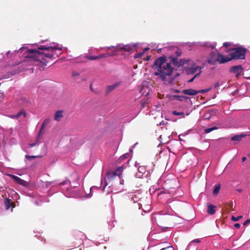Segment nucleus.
I'll use <instances>...</instances> for the list:
<instances>
[{
    "label": "nucleus",
    "instance_id": "f257e3e1",
    "mask_svg": "<svg viewBox=\"0 0 250 250\" xmlns=\"http://www.w3.org/2000/svg\"><path fill=\"white\" fill-rule=\"evenodd\" d=\"M39 49L44 50L40 52L36 49H28L26 51L27 55L25 58L27 61L39 62L46 65L49 60H54L61 54V48L48 45H40L38 47Z\"/></svg>",
    "mask_w": 250,
    "mask_h": 250
},
{
    "label": "nucleus",
    "instance_id": "f03ea898",
    "mask_svg": "<svg viewBox=\"0 0 250 250\" xmlns=\"http://www.w3.org/2000/svg\"><path fill=\"white\" fill-rule=\"evenodd\" d=\"M154 70V75L164 81L166 84L172 83L173 79H168L172 74L173 68L170 63L166 62V57H160L157 59L153 64Z\"/></svg>",
    "mask_w": 250,
    "mask_h": 250
},
{
    "label": "nucleus",
    "instance_id": "7ed1b4c3",
    "mask_svg": "<svg viewBox=\"0 0 250 250\" xmlns=\"http://www.w3.org/2000/svg\"><path fill=\"white\" fill-rule=\"evenodd\" d=\"M230 60L229 57L227 56H224L220 53H218L216 55L214 52L212 51L210 53L207 62L208 63L215 65L218 62L225 63L230 61Z\"/></svg>",
    "mask_w": 250,
    "mask_h": 250
},
{
    "label": "nucleus",
    "instance_id": "20e7f679",
    "mask_svg": "<svg viewBox=\"0 0 250 250\" xmlns=\"http://www.w3.org/2000/svg\"><path fill=\"white\" fill-rule=\"evenodd\" d=\"M247 49L242 46L231 48L230 51H232V52L230 54L231 57H229V59H230V61L233 59H245L246 53L247 52Z\"/></svg>",
    "mask_w": 250,
    "mask_h": 250
},
{
    "label": "nucleus",
    "instance_id": "39448f33",
    "mask_svg": "<svg viewBox=\"0 0 250 250\" xmlns=\"http://www.w3.org/2000/svg\"><path fill=\"white\" fill-rule=\"evenodd\" d=\"M174 224V218L170 215H163L158 219V225L162 229L172 228Z\"/></svg>",
    "mask_w": 250,
    "mask_h": 250
},
{
    "label": "nucleus",
    "instance_id": "423d86ee",
    "mask_svg": "<svg viewBox=\"0 0 250 250\" xmlns=\"http://www.w3.org/2000/svg\"><path fill=\"white\" fill-rule=\"evenodd\" d=\"M136 44H128L126 45L118 44L117 46H112L109 47L108 48H113L115 49V50L124 51L125 52H130L132 51L136 46Z\"/></svg>",
    "mask_w": 250,
    "mask_h": 250
},
{
    "label": "nucleus",
    "instance_id": "0eeeda50",
    "mask_svg": "<svg viewBox=\"0 0 250 250\" xmlns=\"http://www.w3.org/2000/svg\"><path fill=\"white\" fill-rule=\"evenodd\" d=\"M170 58L171 59V62L173 63V64L175 66H176L178 67L185 64V63L187 62V61H186L184 60H182V59L179 60L178 59V57H171Z\"/></svg>",
    "mask_w": 250,
    "mask_h": 250
},
{
    "label": "nucleus",
    "instance_id": "6e6552de",
    "mask_svg": "<svg viewBox=\"0 0 250 250\" xmlns=\"http://www.w3.org/2000/svg\"><path fill=\"white\" fill-rule=\"evenodd\" d=\"M242 71L243 67L241 65L233 66L229 69V71L235 74L237 77L241 74Z\"/></svg>",
    "mask_w": 250,
    "mask_h": 250
},
{
    "label": "nucleus",
    "instance_id": "1a4fd4ad",
    "mask_svg": "<svg viewBox=\"0 0 250 250\" xmlns=\"http://www.w3.org/2000/svg\"><path fill=\"white\" fill-rule=\"evenodd\" d=\"M9 176L15 181L17 183L21 185L26 186L28 185L27 182L24 181V180L21 179L19 177L14 175L12 174H10Z\"/></svg>",
    "mask_w": 250,
    "mask_h": 250
},
{
    "label": "nucleus",
    "instance_id": "9d476101",
    "mask_svg": "<svg viewBox=\"0 0 250 250\" xmlns=\"http://www.w3.org/2000/svg\"><path fill=\"white\" fill-rule=\"evenodd\" d=\"M182 92L184 94L190 96H194L199 93V91L192 88L184 89Z\"/></svg>",
    "mask_w": 250,
    "mask_h": 250
},
{
    "label": "nucleus",
    "instance_id": "9b49d317",
    "mask_svg": "<svg viewBox=\"0 0 250 250\" xmlns=\"http://www.w3.org/2000/svg\"><path fill=\"white\" fill-rule=\"evenodd\" d=\"M146 172V168L145 166H140L138 168V172L136 173L137 176L139 178H143V175Z\"/></svg>",
    "mask_w": 250,
    "mask_h": 250
},
{
    "label": "nucleus",
    "instance_id": "f8f14e48",
    "mask_svg": "<svg viewBox=\"0 0 250 250\" xmlns=\"http://www.w3.org/2000/svg\"><path fill=\"white\" fill-rule=\"evenodd\" d=\"M246 136V134L243 133L239 135H236L232 137L231 138V140L239 142L242 140V138L245 137Z\"/></svg>",
    "mask_w": 250,
    "mask_h": 250
},
{
    "label": "nucleus",
    "instance_id": "ddd939ff",
    "mask_svg": "<svg viewBox=\"0 0 250 250\" xmlns=\"http://www.w3.org/2000/svg\"><path fill=\"white\" fill-rule=\"evenodd\" d=\"M216 206L213 205L208 206L207 212L210 215H213L216 212Z\"/></svg>",
    "mask_w": 250,
    "mask_h": 250
},
{
    "label": "nucleus",
    "instance_id": "4468645a",
    "mask_svg": "<svg viewBox=\"0 0 250 250\" xmlns=\"http://www.w3.org/2000/svg\"><path fill=\"white\" fill-rule=\"evenodd\" d=\"M63 117L62 111L61 110L57 111L54 115V120L60 121Z\"/></svg>",
    "mask_w": 250,
    "mask_h": 250
},
{
    "label": "nucleus",
    "instance_id": "2eb2a0df",
    "mask_svg": "<svg viewBox=\"0 0 250 250\" xmlns=\"http://www.w3.org/2000/svg\"><path fill=\"white\" fill-rule=\"evenodd\" d=\"M119 85V83H115L112 85H108L106 86V93L108 94L109 92L114 90Z\"/></svg>",
    "mask_w": 250,
    "mask_h": 250
},
{
    "label": "nucleus",
    "instance_id": "dca6fc26",
    "mask_svg": "<svg viewBox=\"0 0 250 250\" xmlns=\"http://www.w3.org/2000/svg\"><path fill=\"white\" fill-rule=\"evenodd\" d=\"M49 120L48 119H46V120H45L42 125V126H41V129L40 130V132H39V135H40V134H42V133H44V129L45 128L46 125H47V124L48 123H49Z\"/></svg>",
    "mask_w": 250,
    "mask_h": 250
},
{
    "label": "nucleus",
    "instance_id": "f3484780",
    "mask_svg": "<svg viewBox=\"0 0 250 250\" xmlns=\"http://www.w3.org/2000/svg\"><path fill=\"white\" fill-rule=\"evenodd\" d=\"M225 208H227V209H228L229 211H233L234 209H233V203L232 202H230L228 203H225Z\"/></svg>",
    "mask_w": 250,
    "mask_h": 250
},
{
    "label": "nucleus",
    "instance_id": "a211bd4d",
    "mask_svg": "<svg viewBox=\"0 0 250 250\" xmlns=\"http://www.w3.org/2000/svg\"><path fill=\"white\" fill-rule=\"evenodd\" d=\"M4 204L5 206L6 209L8 210L11 207V205H12L11 200L8 198H6V199L5 200V201H4Z\"/></svg>",
    "mask_w": 250,
    "mask_h": 250
},
{
    "label": "nucleus",
    "instance_id": "6ab92c4d",
    "mask_svg": "<svg viewBox=\"0 0 250 250\" xmlns=\"http://www.w3.org/2000/svg\"><path fill=\"white\" fill-rule=\"evenodd\" d=\"M200 68L198 66L191 67L188 70V73L193 74L196 73L198 69H199V71L201 70Z\"/></svg>",
    "mask_w": 250,
    "mask_h": 250
},
{
    "label": "nucleus",
    "instance_id": "aec40b11",
    "mask_svg": "<svg viewBox=\"0 0 250 250\" xmlns=\"http://www.w3.org/2000/svg\"><path fill=\"white\" fill-rule=\"evenodd\" d=\"M220 189V185L219 184L215 185V188L213 189V193L214 195L217 194L219 191Z\"/></svg>",
    "mask_w": 250,
    "mask_h": 250
},
{
    "label": "nucleus",
    "instance_id": "412c9836",
    "mask_svg": "<svg viewBox=\"0 0 250 250\" xmlns=\"http://www.w3.org/2000/svg\"><path fill=\"white\" fill-rule=\"evenodd\" d=\"M26 114L25 110L22 109L16 114V116L17 118H19L21 115H23V117H25L26 116Z\"/></svg>",
    "mask_w": 250,
    "mask_h": 250
},
{
    "label": "nucleus",
    "instance_id": "4be33fe9",
    "mask_svg": "<svg viewBox=\"0 0 250 250\" xmlns=\"http://www.w3.org/2000/svg\"><path fill=\"white\" fill-rule=\"evenodd\" d=\"M85 58L87 59V60H90V61H93L95 60L98 59V56H89V55H86L84 57Z\"/></svg>",
    "mask_w": 250,
    "mask_h": 250
},
{
    "label": "nucleus",
    "instance_id": "5701e85b",
    "mask_svg": "<svg viewBox=\"0 0 250 250\" xmlns=\"http://www.w3.org/2000/svg\"><path fill=\"white\" fill-rule=\"evenodd\" d=\"M218 128L216 126H213L210 128H207L205 129L204 131L206 133H208L212 131H213L214 130H216Z\"/></svg>",
    "mask_w": 250,
    "mask_h": 250
},
{
    "label": "nucleus",
    "instance_id": "b1692460",
    "mask_svg": "<svg viewBox=\"0 0 250 250\" xmlns=\"http://www.w3.org/2000/svg\"><path fill=\"white\" fill-rule=\"evenodd\" d=\"M113 55H114V54H109L108 53H105V54H102V55H100L98 56V59H100L103 58H106V57H107L108 56H112Z\"/></svg>",
    "mask_w": 250,
    "mask_h": 250
},
{
    "label": "nucleus",
    "instance_id": "393cba45",
    "mask_svg": "<svg viewBox=\"0 0 250 250\" xmlns=\"http://www.w3.org/2000/svg\"><path fill=\"white\" fill-rule=\"evenodd\" d=\"M184 98L183 97V96H179V95H174L173 96V99H176L179 101L182 102L184 100Z\"/></svg>",
    "mask_w": 250,
    "mask_h": 250
},
{
    "label": "nucleus",
    "instance_id": "a878e982",
    "mask_svg": "<svg viewBox=\"0 0 250 250\" xmlns=\"http://www.w3.org/2000/svg\"><path fill=\"white\" fill-rule=\"evenodd\" d=\"M123 170H124L123 166L119 167L116 169V170L117 172V173H118V174H119V176H120V175L121 174Z\"/></svg>",
    "mask_w": 250,
    "mask_h": 250
},
{
    "label": "nucleus",
    "instance_id": "bb28decb",
    "mask_svg": "<svg viewBox=\"0 0 250 250\" xmlns=\"http://www.w3.org/2000/svg\"><path fill=\"white\" fill-rule=\"evenodd\" d=\"M144 54V52H140L138 53H136L134 55V58L138 59L142 57V56Z\"/></svg>",
    "mask_w": 250,
    "mask_h": 250
},
{
    "label": "nucleus",
    "instance_id": "cd10ccee",
    "mask_svg": "<svg viewBox=\"0 0 250 250\" xmlns=\"http://www.w3.org/2000/svg\"><path fill=\"white\" fill-rule=\"evenodd\" d=\"M201 71L200 70L199 72L196 74V75H194V76L193 77H192L191 79H190L188 81V83H191L192 82H193L194 80L195 79V78H196L197 77L199 76L200 74H201Z\"/></svg>",
    "mask_w": 250,
    "mask_h": 250
},
{
    "label": "nucleus",
    "instance_id": "c85d7f7f",
    "mask_svg": "<svg viewBox=\"0 0 250 250\" xmlns=\"http://www.w3.org/2000/svg\"><path fill=\"white\" fill-rule=\"evenodd\" d=\"M129 154L128 153H126L120 157V159L121 160H124L129 157Z\"/></svg>",
    "mask_w": 250,
    "mask_h": 250
},
{
    "label": "nucleus",
    "instance_id": "c756f323",
    "mask_svg": "<svg viewBox=\"0 0 250 250\" xmlns=\"http://www.w3.org/2000/svg\"><path fill=\"white\" fill-rule=\"evenodd\" d=\"M172 114L176 116L183 115L184 117H185L184 113L183 112H177V111H173L172 112Z\"/></svg>",
    "mask_w": 250,
    "mask_h": 250
},
{
    "label": "nucleus",
    "instance_id": "7c9ffc66",
    "mask_svg": "<svg viewBox=\"0 0 250 250\" xmlns=\"http://www.w3.org/2000/svg\"><path fill=\"white\" fill-rule=\"evenodd\" d=\"M40 158L41 157V156H34V155H32V156H30V155H26L25 156V158L27 159H35L36 158Z\"/></svg>",
    "mask_w": 250,
    "mask_h": 250
},
{
    "label": "nucleus",
    "instance_id": "2f4dec72",
    "mask_svg": "<svg viewBox=\"0 0 250 250\" xmlns=\"http://www.w3.org/2000/svg\"><path fill=\"white\" fill-rule=\"evenodd\" d=\"M242 216H238L237 217H235L233 216H231V220L233 221H238L239 219H241L242 218Z\"/></svg>",
    "mask_w": 250,
    "mask_h": 250
},
{
    "label": "nucleus",
    "instance_id": "473e14b6",
    "mask_svg": "<svg viewBox=\"0 0 250 250\" xmlns=\"http://www.w3.org/2000/svg\"><path fill=\"white\" fill-rule=\"evenodd\" d=\"M160 250H174V249L171 246H169L162 248Z\"/></svg>",
    "mask_w": 250,
    "mask_h": 250
},
{
    "label": "nucleus",
    "instance_id": "72a5a7b5",
    "mask_svg": "<svg viewBox=\"0 0 250 250\" xmlns=\"http://www.w3.org/2000/svg\"><path fill=\"white\" fill-rule=\"evenodd\" d=\"M107 177L108 179H112L114 177L113 172H110V171L107 173Z\"/></svg>",
    "mask_w": 250,
    "mask_h": 250
},
{
    "label": "nucleus",
    "instance_id": "f704fd0d",
    "mask_svg": "<svg viewBox=\"0 0 250 250\" xmlns=\"http://www.w3.org/2000/svg\"><path fill=\"white\" fill-rule=\"evenodd\" d=\"M175 54L176 55V57H180L181 55V54H182V52L181 50H180L179 49H178L176 52H175Z\"/></svg>",
    "mask_w": 250,
    "mask_h": 250
},
{
    "label": "nucleus",
    "instance_id": "c9c22d12",
    "mask_svg": "<svg viewBox=\"0 0 250 250\" xmlns=\"http://www.w3.org/2000/svg\"><path fill=\"white\" fill-rule=\"evenodd\" d=\"M210 89H211L210 88H208V89H203L201 90H199L198 91H199V93H204L208 92Z\"/></svg>",
    "mask_w": 250,
    "mask_h": 250
},
{
    "label": "nucleus",
    "instance_id": "e433bc0d",
    "mask_svg": "<svg viewBox=\"0 0 250 250\" xmlns=\"http://www.w3.org/2000/svg\"><path fill=\"white\" fill-rule=\"evenodd\" d=\"M231 43L229 42H225L223 43V46L225 47H228L229 46H230L231 45Z\"/></svg>",
    "mask_w": 250,
    "mask_h": 250
},
{
    "label": "nucleus",
    "instance_id": "4c0bfd02",
    "mask_svg": "<svg viewBox=\"0 0 250 250\" xmlns=\"http://www.w3.org/2000/svg\"><path fill=\"white\" fill-rule=\"evenodd\" d=\"M250 223V219H247L244 223V226H247Z\"/></svg>",
    "mask_w": 250,
    "mask_h": 250
},
{
    "label": "nucleus",
    "instance_id": "58836bf2",
    "mask_svg": "<svg viewBox=\"0 0 250 250\" xmlns=\"http://www.w3.org/2000/svg\"><path fill=\"white\" fill-rule=\"evenodd\" d=\"M110 172H113V175L114 177H115L117 175L119 176V174H118V173H117V172L116 171V170L113 171H110Z\"/></svg>",
    "mask_w": 250,
    "mask_h": 250
},
{
    "label": "nucleus",
    "instance_id": "ea45409f",
    "mask_svg": "<svg viewBox=\"0 0 250 250\" xmlns=\"http://www.w3.org/2000/svg\"><path fill=\"white\" fill-rule=\"evenodd\" d=\"M234 227L237 229H239L240 228V225L239 223H236L234 224Z\"/></svg>",
    "mask_w": 250,
    "mask_h": 250
},
{
    "label": "nucleus",
    "instance_id": "a19ab883",
    "mask_svg": "<svg viewBox=\"0 0 250 250\" xmlns=\"http://www.w3.org/2000/svg\"><path fill=\"white\" fill-rule=\"evenodd\" d=\"M192 242L200 243V240L199 239H196L193 240L192 241Z\"/></svg>",
    "mask_w": 250,
    "mask_h": 250
},
{
    "label": "nucleus",
    "instance_id": "79ce46f5",
    "mask_svg": "<svg viewBox=\"0 0 250 250\" xmlns=\"http://www.w3.org/2000/svg\"><path fill=\"white\" fill-rule=\"evenodd\" d=\"M78 75H79V74L78 73H77V72H74L72 73V76L73 77H75V76H78Z\"/></svg>",
    "mask_w": 250,
    "mask_h": 250
},
{
    "label": "nucleus",
    "instance_id": "37998d69",
    "mask_svg": "<svg viewBox=\"0 0 250 250\" xmlns=\"http://www.w3.org/2000/svg\"><path fill=\"white\" fill-rule=\"evenodd\" d=\"M10 117L12 119H16V118H17V116H16V115H10Z\"/></svg>",
    "mask_w": 250,
    "mask_h": 250
},
{
    "label": "nucleus",
    "instance_id": "c03bdc74",
    "mask_svg": "<svg viewBox=\"0 0 250 250\" xmlns=\"http://www.w3.org/2000/svg\"><path fill=\"white\" fill-rule=\"evenodd\" d=\"M219 85V83H216L215 84L214 86H215V87H218Z\"/></svg>",
    "mask_w": 250,
    "mask_h": 250
},
{
    "label": "nucleus",
    "instance_id": "a18cd8bd",
    "mask_svg": "<svg viewBox=\"0 0 250 250\" xmlns=\"http://www.w3.org/2000/svg\"><path fill=\"white\" fill-rule=\"evenodd\" d=\"M246 157H243L242 158V160L243 162H244L245 161H246Z\"/></svg>",
    "mask_w": 250,
    "mask_h": 250
},
{
    "label": "nucleus",
    "instance_id": "49530a36",
    "mask_svg": "<svg viewBox=\"0 0 250 250\" xmlns=\"http://www.w3.org/2000/svg\"><path fill=\"white\" fill-rule=\"evenodd\" d=\"M90 88L91 91H94L93 89L92 84H91L90 85Z\"/></svg>",
    "mask_w": 250,
    "mask_h": 250
},
{
    "label": "nucleus",
    "instance_id": "de8ad7c7",
    "mask_svg": "<svg viewBox=\"0 0 250 250\" xmlns=\"http://www.w3.org/2000/svg\"><path fill=\"white\" fill-rule=\"evenodd\" d=\"M149 49V48H145L143 51V52H144V53L147 50H148Z\"/></svg>",
    "mask_w": 250,
    "mask_h": 250
},
{
    "label": "nucleus",
    "instance_id": "09e8293b",
    "mask_svg": "<svg viewBox=\"0 0 250 250\" xmlns=\"http://www.w3.org/2000/svg\"><path fill=\"white\" fill-rule=\"evenodd\" d=\"M183 97H185L184 98V100L186 99V100H188V99H189V97H187V96H183Z\"/></svg>",
    "mask_w": 250,
    "mask_h": 250
},
{
    "label": "nucleus",
    "instance_id": "8fccbe9b",
    "mask_svg": "<svg viewBox=\"0 0 250 250\" xmlns=\"http://www.w3.org/2000/svg\"><path fill=\"white\" fill-rule=\"evenodd\" d=\"M175 92H176V93H180V91L179 90H178V89H176L175 90Z\"/></svg>",
    "mask_w": 250,
    "mask_h": 250
},
{
    "label": "nucleus",
    "instance_id": "3c124183",
    "mask_svg": "<svg viewBox=\"0 0 250 250\" xmlns=\"http://www.w3.org/2000/svg\"><path fill=\"white\" fill-rule=\"evenodd\" d=\"M35 145V144L34 143V144H31V145H30V146H31V147H33V146H34Z\"/></svg>",
    "mask_w": 250,
    "mask_h": 250
},
{
    "label": "nucleus",
    "instance_id": "603ef678",
    "mask_svg": "<svg viewBox=\"0 0 250 250\" xmlns=\"http://www.w3.org/2000/svg\"><path fill=\"white\" fill-rule=\"evenodd\" d=\"M211 48L212 49H214L215 48V46L212 45L211 46Z\"/></svg>",
    "mask_w": 250,
    "mask_h": 250
},
{
    "label": "nucleus",
    "instance_id": "864d4df0",
    "mask_svg": "<svg viewBox=\"0 0 250 250\" xmlns=\"http://www.w3.org/2000/svg\"><path fill=\"white\" fill-rule=\"evenodd\" d=\"M149 56H147V58H146V60H149Z\"/></svg>",
    "mask_w": 250,
    "mask_h": 250
},
{
    "label": "nucleus",
    "instance_id": "5fc2aeb1",
    "mask_svg": "<svg viewBox=\"0 0 250 250\" xmlns=\"http://www.w3.org/2000/svg\"><path fill=\"white\" fill-rule=\"evenodd\" d=\"M10 51L7 52V54H9Z\"/></svg>",
    "mask_w": 250,
    "mask_h": 250
},
{
    "label": "nucleus",
    "instance_id": "6e6d98bb",
    "mask_svg": "<svg viewBox=\"0 0 250 250\" xmlns=\"http://www.w3.org/2000/svg\"><path fill=\"white\" fill-rule=\"evenodd\" d=\"M226 250H229V249H227Z\"/></svg>",
    "mask_w": 250,
    "mask_h": 250
}]
</instances>
